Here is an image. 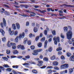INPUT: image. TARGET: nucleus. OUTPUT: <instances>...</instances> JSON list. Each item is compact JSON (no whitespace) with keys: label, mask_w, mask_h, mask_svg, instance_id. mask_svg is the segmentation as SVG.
<instances>
[{"label":"nucleus","mask_w":74,"mask_h":74,"mask_svg":"<svg viewBox=\"0 0 74 74\" xmlns=\"http://www.w3.org/2000/svg\"><path fill=\"white\" fill-rule=\"evenodd\" d=\"M56 58V57L55 56H51L50 57V59L51 60H53L55 59Z\"/></svg>","instance_id":"9b49d317"},{"label":"nucleus","mask_w":74,"mask_h":74,"mask_svg":"<svg viewBox=\"0 0 74 74\" xmlns=\"http://www.w3.org/2000/svg\"><path fill=\"white\" fill-rule=\"evenodd\" d=\"M18 48H21L22 50H24L25 49V47L23 45H18L17 47Z\"/></svg>","instance_id":"423d86ee"},{"label":"nucleus","mask_w":74,"mask_h":74,"mask_svg":"<svg viewBox=\"0 0 74 74\" xmlns=\"http://www.w3.org/2000/svg\"><path fill=\"white\" fill-rule=\"evenodd\" d=\"M58 12L59 13H60L61 14H63V12L62 10L59 11Z\"/></svg>","instance_id":"69168bd1"},{"label":"nucleus","mask_w":74,"mask_h":74,"mask_svg":"<svg viewBox=\"0 0 74 74\" xmlns=\"http://www.w3.org/2000/svg\"><path fill=\"white\" fill-rule=\"evenodd\" d=\"M3 22L4 26H6V25H7L6 24V21H5V18H3Z\"/></svg>","instance_id":"2eb2a0df"},{"label":"nucleus","mask_w":74,"mask_h":74,"mask_svg":"<svg viewBox=\"0 0 74 74\" xmlns=\"http://www.w3.org/2000/svg\"><path fill=\"white\" fill-rule=\"evenodd\" d=\"M61 59H62V60H64L65 59L64 58V56H62L61 57Z\"/></svg>","instance_id":"6e6d98bb"},{"label":"nucleus","mask_w":74,"mask_h":74,"mask_svg":"<svg viewBox=\"0 0 74 74\" xmlns=\"http://www.w3.org/2000/svg\"><path fill=\"white\" fill-rule=\"evenodd\" d=\"M7 45L8 47H11L12 45H11V43H10V42H8L7 44Z\"/></svg>","instance_id":"72a5a7b5"},{"label":"nucleus","mask_w":74,"mask_h":74,"mask_svg":"<svg viewBox=\"0 0 74 74\" xmlns=\"http://www.w3.org/2000/svg\"><path fill=\"white\" fill-rule=\"evenodd\" d=\"M53 40L54 41V44L55 45H56L57 44V42H59L60 40H59V37H55L53 38Z\"/></svg>","instance_id":"f03ea898"},{"label":"nucleus","mask_w":74,"mask_h":74,"mask_svg":"<svg viewBox=\"0 0 74 74\" xmlns=\"http://www.w3.org/2000/svg\"><path fill=\"white\" fill-rule=\"evenodd\" d=\"M25 58H26V59H30V56L28 55V56H25Z\"/></svg>","instance_id":"a18cd8bd"},{"label":"nucleus","mask_w":74,"mask_h":74,"mask_svg":"<svg viewBox=\"0 0 74 74\" xmlns=\"http://www.w3.org/2000/svg\"><path fill=\"white\" fill-rule=\"evenodd\" d=\"M69 67V64H65L64 65H61V67L62 69H67Z\"/></svg>","instance_id":"20e7f679"},{"label":"nucleus","mask_w":74,"mask_h":74,"mask_svg":"<svg viewBox=\"0 0 74 74\" xmlns=\"http://www.w3.org/2000/svg\"><path fill=\"white\" fill-rule=\"evenodd\" d=\"M38 62L39 63H40V64H42V63H43V61H42L41 60H40V61H38Z\"/></svg>","instance_id":"c03bdc74"},{"label":"nucleus","mask_w":74,"mask_h":74,"mask_svg":"<svg viewBox=\"0 0 74 74\" xmlns=\"http://www.w3.org/2000/svg\"><path fill=\"white\" fill-rule=\"evenodd\" d=\"M3 66L6 68L10 67V66L8 65H4Z\"/></svg>","instance_id":"a19ab883"},{"label":"nucleus","mask_w":74,"mask_h":74,"mask_svg":"<svg viewBox=\"0 0 74 74\" xmlns=\"http://www.w3.org/2000/svg\"><path fill=\"white\" fill-rule=\"evenodd\" d=\"M13 68H14V69H15V68L16 69H18V68L19 67V66L18 65H14L12 66Z\"/></svg>","instance_id":"a878e982"},{"label":"nucleus","mask_w":74,"mask_h":74,"mask_svg":"<svg viewBox=\"0 0 74 74\" xmlns=\"http://www.w3.org/2000/svg\"><path fill=\"white\" fill-rule=\"evenodd\" d=\"M38 47L41 48L42 47V43L41 42H39L38 44Z\"/></svg>","instance_id":"aec40b11"},{"label":"nucleus","mask_w":74,"mask_h":74,"mask_svg":"<svg viewBox=\"0 0 74 74\" xmlns=\"http://www.w3.org/2000/svg\"><path fill=\"white\" fill-rule=\"evenodd\" d=\"M2 40L3 41V42L5 41L6 40V38H5V37H4L2 38Z\"/></svg>","instance_id":"de8ad7c7"},{"label":"nucleus","mask_w":74,"mask_h":74,"mask_svg":"<svg viewBox=\"0 0 74 74\" xmlns=\"http://www.w3.org/2000/svg\"><path fill=\"white\" fill-rule=\"evenodd\" d=\"M62 49V47H59L56 50L57 51H61Z\"/></svg>","instance_id":"393cba45"},{"label":"nucleus","mask_w":74,"mask_h":74,"mask_svg":"<svg viewBox=\"0 0 74 74\" xmlns=\"http://www.w3.org/2000/svg\"><path fill=\"white\" fill-rule=\"evenodd\" d=\"M61 37L62 38H64V36L63 35V34H61L60 35Z\"/></svg>","instance_id":"4c0bfd02"},{"label":"nucleus","mask_w":74,"mask_h":74,"mask_svg":"<svg viewBox=\"0 0 74 74\" xmlns=\"http://www.w3.org/2000/svg\"><path fill=\"white\" fill-rule=\"evenodd\" d=\"M0 32L1 33L2 35H4L5 34V32L2 29H0Z\"/></svg>","instance_id":"f8f14e48"},{"label":"nucleus","mask_w":74,"mask_h":74,"mask_svg":"<svg viewBox=\"0 0 74 74\" xmlns=\"http://www.w3.org/2000/svg\"><path fill=\"white\" fill-rule=\"evenodd\" d=\"M16 26H17V29L18 30L20 29V25L19 23H17L16 24Z\"/></svg>","instance_id":"4468645a"},{"label":"nucleus","mask_w":74,"mask_h":74,"mask_svg":"<svg viewBox=\"0 0 74 74\" xmlns=\"http://www.w3.org/2000/svg\"><path fill=\"white\" fill-rule=\"evenodd\" d=\"M2 58L4 60H6V61H7V60H8V58H7V57H2Z\"/></svg>","instance_id":"473e14b6"},{"label":"nucleus","mask_w":74,"mask_h":74,"mask_svg":"<svg viewBox=\"0 0 74 74\" xmlns=\"http://www.w3.org/2000/svg\"><path fill=\"white\" fill-rule=\"evenodd\" d=\"M45 67H46V66H44L41 67H40V68H41V69H45Z\"/></svg>","instance_id":"338daca9"},{"label":"nucleus","mask_w":74,"mask_h":74,"mask_svg":"<svg viewBox=\"0 0 74 74\" xmlns=\"http://www.w3.org/2000/svg\"><path fill=\"white\" fill-rule=\"evenodd\" d=\"M0 69H1L3 70V71H4V70H5L4 68L1 66H0Z\"/></svg>","instance_id":"3c124183"},{"label":"nucleus","mask_w":74,"mask_h":74,"mask_svg":"<svg viewBox=\"0 0 74 74\" xmlns=\"http://www.w3.org/2000/svg\"><path fill=\"white\" fill-rule=\"evenodd\" d=\"M0 32L1 33L2 35H4L5 34V32L2 29H0Z\"/></svg>","instance_id":"ddd939ff"},{"label":"nucleus","mask_w":74,"mask_h":74,"mask_svg":"<svg viewBox=\"0 0 74 74\" xmlns=\"http://www.w3.org/2000/svg\"><path fill=\"white\" fill-rule=\"evenodd\" d=\"M9 32L10 35H11V36L14 35V31H11V29H9Z\"/></svg>","instance_id":"6e6552de"},{"label":"nucleus","mask_w":74,"mask_h":74,"mask_svg":"<svg viewBox=\"0 0 74 74\" xmlns=\"http://www.w3.org/2000/svg\"><path fill=\"white\" fill-rule=\"evenodd\" d=\"M53 66H58V62L57 61H54L53 63Z\"/></svg>","instance_id":"9d476101"},{"label":"nucleus","mask_w":74,"mask_h":74,"mask_svg":"<svg viewBox=\"0 0 74 74\" xmlns=\"http://www.w3.org/2000/svg\"><path fill=\"white\" fill-rule=\"evenodd\" d=\"M29 37H30V38H32V37H33V35H32V34H30L29 35Z\"/></svg>","instance_id":"680f3d73"},{"label":"nucleus","mask_w":74,"mask_h":74,"mask_svg":"<svg viewBox=\"0 0 74 74\" xmlns=\"http://www.w3.org/2000/svg\"><path fill=\"white\" fill-rule=\"evenodd\" d=\"M27 40H28V39H27V38H25L24 40V44H26V42H27Z\"/></svg>","instance_id":"f3484780"},{"label":"nucleus","mask_w":74,"mask_h":74,"mask_svg":"<svg viewBox=\"0 0 74 74\" xmlns=\"http://www.w3.org/2000/svg\"><path fill=\"white\" fill-rule=\"evenodd\" d=\"M47 40H46L45 43L44 48H46L47 45Z\"/></svg>","instance_id":"c756f323"},{"label":"nucleus","mask_w":74,"mask_h":74,"mask_svg":"<svg viewBox=\"0 0 74 74\" xmlns=\"http://www.w3.org/2000/svg\"><path fill=\"white\" fill-rule=\"evenodd\" d=\"M54 70H59V69L58 67L57 66H55L54 67Z\"/></svg>","instance_id":"58836bf2"},{"label":"nucleus","mask_w":74,"mask_h":74,"mask_svg":"<svg viewBox=\"0 0 74 74\" xmlns=\"http://www.w3.org/2000/svg\"><path fill=\"white\" fill-rule=\"evenodd\" d=\"M1 26L2 28H3V27H4V25L3 24V23H1Z\"/></svg>","instance_id":"4d7b16f0"},{"label":"nucleus","mask_w":74,"mask_h":74,"mask_svg":"<svg viewBox=\"0 0 74 74\" xmlns=\"http://www.w3.org/2000/svg\"><path fill=\"white\" fill-rule=\"evenodd\" d=\"M6 71H11L12 69L11 68H7L6 69Z\"/></svg>","instance_id":"ea45409f"},{"label":"nucleus","mask_w":74,"mask_h":74,"mask_svg":"<svg viewBox=\"0 0 74 74\" xmlns=\"http://www.w3.org/2000/svg\"><path fill=\"white\" fill-rule=\"evenodd\" d=\"M5 7H7V8H10V7L8 6L6 4H4L3 5Z\"/></svg>","instance_id":"052dcab7"},{"label":"nucleus","mask_w":74,"mask_h":74,"mask_svg":"<svg viewBox=\"0 0 74 74\" xmlns=\"http://www.w3.org/2000/svg\"><path fill=\"white\" fill-rule=\"evenodd\" d=\"M37 31H38V30L37 29V28L36 27H34V31L35 33H36L37 32Z\"/></svg>","instance_id":"b1692460"},{"label":"nucleus","mask_w":74,"mask_h":74,"mask_svg":"<svg viewBox=\"0 0 74 74\" xmlns=\"http://www.w3.org/2000/svg\"><path fill=\"white\" fill-rule=\"evenodd\" d=\"M45 41V37H43L42 39H41V41Z\"/></svg>","instance_id":"8fccbe9b"},{"label":"nucleus","mask_w":74,"mask_h":74,"mask_svg":"<svg viewBox=\"0 0 74 74\" xmlns=\"http://www.w3.org/2000/svg\"><path fill=\"white\" fill-rule=\"evenodd\" d=\"M58 55H61L62 54V53L61 51H59L58 52Z\"/></svg>","instance_id":"5fc2aeb1"},{"label":"nucleus","mask_w":74,"mask_h":74,"mask_svg":"<svg viewBox=\"0 0 74 74\" xmlns=\"http://www.w3.org/2000/svg\"><path fill=\"white\" fill-rule=\"evenodd\" d=\"M44 34H45V35H47V30H45L44 31Z\"/></svg>","instance_id":"79ce46f5"},{"label":"nucleus","mask_w":74,"mask_h":74,"mask_svg":"<svg viewBox=\"0 0 74 74\" xmlns=\"http://www.w3.org/2000/svg\"><path fill=\"white\" fill-rule=\"evenodd\" d=\"M18 31H16L14 33V36H16V35L18 34Z\"/></svg>","instance_id":"09e8293b"},{"label":"nucleus","mask_w":74,"mask_h":74,"mask_svg":"<svg viewBox=\"0 0 74 74\" xmlns=\"http://www.w3.org/2000/svg\"><path fill=\"white\" fill-rule=\"evenodd\" d=\"M72 36H73V32L71 30H69L66 33V36L67 39L70 40L72 38Z\"/></svg>","instance_id":"f257e3e1"},{"label":"nucleus","mask_w":74,"mask_h":74,"mask_svg":"<svg viewBox=\"0 0 74 74\" xmlns=\"http://www.w3.org/2000/svg\"><path fill=\"white\" fill-rule=\"evenodd\" d=\"M27 44L28 45H31V41L29 40L28 41Z\"/></svg>","instance_id":"603ef678"},{"label":"nucleus","mask_w":74,"mask_h":74,"mask_svg":"<svg viewBox=\"0 0 74 74\" xmlns=\"http://www.w3.org/2000/svg\"><path fill=\"white\" fill-rule=\"evenodd\" d=\"M5 15H10V13L7 11H5Z\"/></svg>","instance_id":"c9c22d12"},{"label":"nucleus","mask_w":74,"mask_h":74,"mask_svg":"<svg viewBox=\"0 0 74 74\" xmlns=\"http://www.w3.org/2000/svg\"><path fill=\"white\" fill-rule=\"evenodd\" d=\"M32 72L33 73H34V74H37L38 73V72L36 70H32Z\"/></svg>","instance_id":"4be33fe9"},{"label":"nucleus","mask_w":74,"mask_h":74,"mask_svg":"<svg viewBox=\"0 0 74 74\" xmlns=\"http://www.w3.org/2000/svg\"><path fill=\"white\" fill-rule=\"evenodd\" d=\"M14 41L16 42H17L18 41V36H16L15 39H14Z\"/></svg>","instance_id":"bb28decb"},{"label":"nucleus","mask_w":74,"mask_h":74,"mask_svg":"<svg viewBox=\"0 0 74 74\" xmlns=\"http://www.w3.org/2000/svg\"><path fill=\"white\" fill-rule=\"evenodd\" d=\"M34 52L32 53V55H38V52H37L36 50H34Z\"/></svg>","instance_id":"1a4fd4ad"},{"label":"nucleus","mask_w":74,"mask_h":74,"mask_svg":"<svg viewBox=\"0 0 74 74\" xmlns=\"http://www.w3.org/2000/svg\"><path fill=\"white\" fill-rule=\"evenodd\" d=\"M47 10L49 12L51 11H51H52V12H53L54 11V10H52L51 8H49L47 9Z\"/></svg>","instance_id":"a211bd4d"},{"label":"nucleus","mask_w":74,"mask_h":74,"mask_svg":"<svg viewBox=\"0 0 74 74\" xmlns=\"http://www.w3.org/2000/svg\"><path fill=\"white\" fill-rule=\"evenodd\" d=\"M66 55L68 57H70L71 55V54L70 53H66Z\"/></svg>","instance_id":"2f4dec72"},{"label":"nucleus","mask_w":74,"mask_h":74,"mask_svg":"<svg viewBox=\"0 0 74 74\" xmlns=\"http://www.w3.org/2000/svg\"><path fill=\"white\" fill-rule=\"evenodd\" d=\"M52 33L53 35V36H55L56 35V31L55 30H54L52 32Z\"/></svg>","instance_id":"f704fd0d"},{"label":"nucleus","mask_w":74,"mask_h":74,"mask_svg":"<svg viewBox=\"0 0 74 74\" xmlns=\"http://www.w3.org/2000/svg\"><path fill=\"white\" fill-rule=\"evenodd\" d=\"M48 72H49V73H52V70L51 69L49 70L48 71Z\"/></svg>","instance_id":"864d4df0"},{"label":"nucleus","mask_w":74,"mask_h":74,"mask_svg":"<svg viewBox=\"0 0 74 74\" xmlns=\"http://www.w3.org/2000/svg\"><path fill=\"white\" fill-rule=\"evenodd\" d=\"M47 69H53V66H49L47 68Z\"/></svg>","instance_id":"e433bc0d"},{"label":"nucleus","mask_w":74,"mask_h":74,"mask_svg":"<svg viewBox=\"0 0 74 74\" xmlns=\"http://www.w3.org/2000/svg\"><path fill=\"white\" fill-rule=\"evenodd\" d=\"M38 39H39V36H37L36 38V40L37 41L38 40Z\"/></svg>","instance_id":"e2e57ef3"},{"label":"nucleus","mask_w":74,"mask_h":74,"mask_svg":"<svg viewBox=\"0 0 74 74\" xmlns=\"http://www.w3.org/2000/svg\"><path fill=\"white\" fill-rule=\"evenodd\" d=\"M18 51L16 50H14L13 51V53L14 54H16V53H18Z\"/></svg>","instance_id":"7c9ffc66"},{"label":"nucleus","mask_w":74,"mask_h":74,"mask_svg":"<svg viewBox=\"0 0 74 74\" xmlns=\"http://www.w3.org/2000/svg\"><path fill=\"white\" fill-rule=\"evenodd\" d=\"M10 45L12 46V49H16V44L13 43H10Z\"/></svg>","instance_id":"39448f33"},{"label":"nucleus","mask_w":74,"mask_h":74,"mask_svg":"<svg viewBox=\"0 0 74 74\" xmlns=\"http://www.w3.org/2000/svg\"><path fill=\"white\" fill-rule=\"evenodd\" d=\"M29 22L28 21L27 22V23H26V26H29Z\"/></svg>","instance_id":"0e129e2a"},{"label":"nucleus","mask_w":74,"mask_h":74,"mask_svg":"<svg viewBox=\"0 0 74 74\" xmlns=\"http://www.w3.org/2000/svg\"><path fill=\"white\" fill-rule=\"evenodd\" d=\"M29 64L27 63H25L24 64H23V66H27Z\"/></svg>","instance_id":"37998d69"},{"label":"nucleus","mask_w":74,"mask_h":74,"mask_svg":"<svg viewBox=\"0 0 74 74\" xmlns=\"http://www.w3.org/2000/svg\"><path fill=\"white\" fill-rule=\"evenodd\" d=\"M30 48L31 49L34 50V49L35 47L34 46H31Z\"/></svg>","instance_id":"49530a36"},{"label":"nucleus","mask_w":74,"mask_h":74,"mask_svg":"<svg viewBox=\"0 0 74 74\" xmlns=\"http://www.w3.org/2000/svg\"><path fill=\"white\" fill-rule=\"evenodd\" d=\"M64 32H67L68 30V28L66 27H64Z\"/></svg>","instance_id":"6ab92c4d"},{"label":"nucleus","mask_w":74,"mask_h":74,"mask_svg":"<svg viewBox=\"0 0 74 74\" xmlns=\"http://www.w3.org/2000/svg\"><path fill=\"white\" fill-rule=\"evenodd\" d=\"M73 72V69L72 68H71L69 69V73H71L72 72Z\"/></svg>","instance_id":"cd10ccee"},{"label":"nucleus","mask_w":74,"mask_h":74,"mask_svg":"<svg viewBox=\"0 0 74 74\" xmlns=\"http://www.w3.org/2000/svg\"><path fill=\"white\" fill-rule=\"evenodd\" d=\"M37 52H41V51H42V49H39L38 50H36Z\"/></svg>","instance_id":"13d9d810"},{"label":"nucleus","mask_w":74,"mask_h":74,"mask_svg":"<svg viewBox=\"0 0 74 74\" xmlns=\"http://www.w3.org/2000/svg\"><path fill=\"white\" fill-rule=\"evenodd\" d=\"M64 5L66 7H74L72 5H66V4H64Z\"/></svg>","instance_id":"412c9836"},{"label":"nucleus","mask_w":74,"mask_h":74,"mask_svg":"<svg viewBox=\"0 0 74 74\" xmlns=\"http://www.w3.org/2000/svg\"><path fill=\"white\" fill-rule=\"evenodd\" d=\"M10 52H11V51H10V50L8 49L6 50V53L8 55H9V54H10Z\"/></svg>","instance_id":"c85d7f7f"},{"label":"nucleus","mask_w":74,"mask_h":74,"mask_svg":"<svg viewBox=\"0 0 74 74\" xmlns=\"http://www.w3.org/2000/svg\"><path fill=\"white\" fill-rule=\"evenodd\" d=\"M53 49L52 48V47H50L49 48L48 51L50 52H52V51Z\"/></svg>","instance_id":"dca6fc26"},{"label":"nucleus","mask_w":74,"mask_h":74,"mask_svg":"<svg viewBox=\"0 0 74 74\" xmlns=\"http://www.w3.org/2000/svg\"><path fill=\"white\" fill-rule=\"evenodd\" d=\"M70 61L71 62H74V56H71L69 59Z\"/></svg>","instance_id":"0eeeda50"},{"label":"nucleus","mask_w":74,"mask_h":74,"mask_svg":"<svg viewBox=\"0 0 74 74\" xmlns=\"http://www.w3.org/2000/svg\"><path fill=\"white\" fill-rule=\"evenodd\" d=\"M25 34L24 32H23L22 34H20L18 36L19 40H21V38H24L25 37Z\"/></svg>","instance_id":"7ed1b4c3"},{"label":"nucleus","mask_w":74,"mask_h":74,"mask_svg":"<svg viewBox=\"0 0 74 74\" xmlns=\"http://www.w3.org/2000/svg\"><path fill=\"white\" fill-rule=\"evenodd\" d=\"M43 60L45 62H47L48 61V58L47 57H45L43 58Z\"/></svg>","instance_id":"5701e85b"},{"label":"nucleus","mask_w":74,"mask_h":74,"mask_svg":"<svg viewBox=\"0 0 74 74\" xmlns=\"http://www.w3.org/2000/svg\"><path fill=\"white\" fill-rule=\"evenodd\" d=\"M11 58H16V56H11Z\"/></svg>","instance_id":"774afa93"},{"label":"nucleus","mask_w":74,"mask_h":74,"mask_svg":"<svg viewBox=\"0 0 74 74\" xmlns=\"http://www.w3.org/2000/svg\"><path fill=\"white\" fill-rule=\"evenodd\" d=\"M47 12V11L45 10H42V11H40V12L41 13H44V12Z\"/></svg>","instance_id":"bf43d9fd"}]
</instances>
